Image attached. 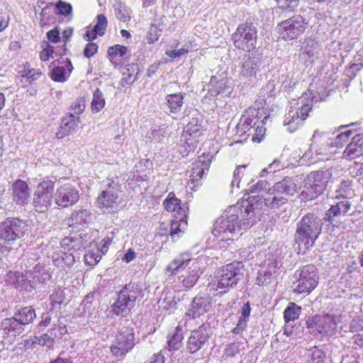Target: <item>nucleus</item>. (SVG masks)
Instances as JSON below:
<instances>
[{
  "mask_svg": "<svg viewBox=\"0 0 363 363\" xmlns=\"http://www.w3.org/2000/svg\"><path fill=\"white\" fill-rule=\"evenodd\" d=\"M362 156H363V133L353 136L342 153V157L348 161L356 158L361 159Z\"/></svg>",
  "mask_w": 363,
  "mask_h": 363,
  "instance_id": "obj_24",
  "label": "nucleus"
},
{
  "mask_svg": "<svg viewBox=\"0 0 363 363\" xmlns=\"http://www.w3.org/2000/svg\"><path fill=\"white\" fill-rule=\"evenodd\" d=\"M189 50L187 49H185L184 48H180L177 50H167L165 52V54L169 56V57L172 59H175L177 57H179L186 53H188Z\"/></svg>",
  "mask_w": 363,
  "mask_h": 363,
  "instance_id": "obj_61",
  "label": "nucleus"
},
{
  "mask_svg": "<svg viewBox=\"0 0 363 363\" xmlns=\"http://www.w3.org/2000/svg\"><path fill=\"white\" fill-rule=\"evenodd\" d=\"M313 103V96L310 90L298 98L294 106L284 116L283 124L288 132L293 133L303 125L312 108Z\"/></svg>",
  "mask_w": 363,
  "mask_h": 363,
  "instance_id": "obj_4",
  "label": "nucleus"
},
{
  "mask_svg": "<svg viewBox=\"0 0 363 363\" xmlns=\"http://www.w3.org/2000/svg\"><path fill=\"white\" fill-rule=\"evenodd\" d=\"M41 75L42 72L35 69H24L22 72V77L26 78L30 83L38 79Z\"/></svg>",
  "mask_w": 363,
  "mask_h": 363,
  "instance_id": "obj_52",
  "label": "nucleus"
},
{
  "mask_svg": "<svg viewBox=\"0 0 363 363\" xmlns=\"http://www.w3.org/2000/svg\"><path fill=\"white\" fill-rule=\"evenodd\" d=\"M175 330L170 339L167 340L169 350H178L182 347V340H183L182 329L179 326H177Z\"/></svg>",
  "mask_w": 363,
  "mask_h": 363,
  "instance_id": "obj_42",
  "label": "nucleus"
},
{
  "mask_svg": "<svg viewBox=\"0 0 363 363\" xmlns=\"http://www.w3.org/2000/svg\"><path fill=\"white\" fill-rule=\"evenodd\" d=\"M256 197L255 196H254ZM260 201L262 203V206H264L268 209L276 211L281 206L288 203L289 198L284 194H281L280 191H277L273 186L268 189V191L263 196V201L261 198L257 196Z\"/></svg>",
  "mask_w": 363,
  "mask_h": 363,
  "instance_id": "obj_21",
  "label": "nucleus"
},
{
  "mask_svg": "<svg viewBox=\"0 0 363 363\" xmlns=\"http://www.w3.org/2000/svg\"><path fill=\"white\" fill-rule=\"evenodd\" d=\"M323 223V218L315 213L305 214L296 223L294 240L299 248L303 246L306 250L313 245L322 232Z\"/></svg>",
  "mask_w": 363,
  "mask_h": 363,
  "instance_id": "obj_2",
  "label": "nucleus"
},
{
  "mask_svg": "<svg viewBox=\"0 0 363 363\" xmlns=\"http://www.w3.org/2000/svg\"><path fill=\"white\" fill-rule=\"evenodd\" d=\"M240 76L245 79H257V74L262 67V55L257 52H248L240 62Z\"/></svg>",
  "mask_w": 363,
  "mask_h": 363,
  "instance_id": "obj_14",
  "label": "nucleus"
},
{
  "mask_svg": "<svg viewBox=\"0 0 363 363\" xmlns=\"http://www.w3.org/2000/svg\"><path fill=\"white\" fill-rule=\"evenodd\" d=\"M262 215V203L258 197L249 196L247 200L231 206L216 220L212 233L221 239H230V236L242 228L249 229L255 225Z\"/></svg>",
  "mask_w": 363,
  "mask_h": 363,
  "instance_id": "obj_1",
  "label": "nucleus"
},
{
  "mask_svg": "<svg viewBox=\"0 0 363 363\" xmlns=\"http://www.w3.org/2000/svg\"><path fill=\"white\" fill-rule=\"evenodd\" d=\"M277 272V263L274 259H268L259 266L257 284L259 286H267L275 279Z\"/></svg>",
  "mask_w": 363,
  "mask_h": 363,
  "instance_id": "obj_23",
  "label": "nucleus"
},
{
  "mask_svg": "<svg viewBox=\"0 0 363 363\" xmlns=\"http://www.w3.org/2000/svg\"><path fill=\"white\" fill-rule=\"evenodd\" d=\"M291 286V291L297 294H307L308 295L317 286L318 284H312L311 281H305V279H296Z\"/></svg>",
  "mask_w": 363,
  "mask_h": 363,
  "instance_id": "obj_37",
  "label": "nucleus"
},
{
  "mask_svg": "<svg viewBox=\"0 0 363 363\" xmlns=\"http://www.w3.org/2000/svg\"><path fill=\"white\" fill-rule=\"evenodd\" d=\"M208 86V93L213 96H216L220 94H228L230 92V87L227 86V81L223 79L218 81L215 76L211 77Z\"/></svg>",
  "mask_w": 363,
  "mask_h": 363,
  "instance_id": "obj_33",
  "label": "nucleus"
},
{
  "mask_svg": "<svg viewBox=\"0 0 363 363\" xmlns=\"http://www.w3.org/2000/svg\"><path fill=\"white\" fill-rule=\"evenodd\" d=\"M49 363H73V362L70 356L62 352L56 359L50 361Z\"/></svg>",
  "mask_w": 363,
  "mask_h": 363,
  "instance_id": "obj_62",
  "label": "nucleus"
},
{
  "mask_svg": "<svg viewBox=\"0 0 363 363\" xmlns=\"http://www.w3.org/2000/svg\"><path fill=\"white\" fill-rule=\"evenodd\" d=\"M248 186L247 191L250 193H259L264 189H267L268 183L265 180L258 179L255 181L252 179L251 182L248 183Z\"/></svg>",
  "mask_w": 363,
  "mask_h": 363,
  "instance_id": "obj_48",
  "label": "nucleus"
},
{
  "mask_svg": "<svg viewBox=\"0 0 363 363\" xmlns=\"http://www.w3.org/2000/svg\"><path fill=\"white\" fill-rule=\"evenodd\" d=\"M57 329L55 328H52L48 333L43 334L40 337H35V343H38L41 345H46L48 347H52L55 341V338L57 337Z\"/></svg>",
  "mask_w": 363,
  "mask_h": 363,
  "instance_id": "obj_40",
  "label": "nucleus"
},
{
  "mask_svg": "<svg viewBox=\"0 0 363 363\" xmlns=\"http://www.w3.org/2000/svg\"><path fill=\"white\" fill-rule=\"evenodd\" d=\"M205 261V257L189 258L188 255H181L167 265L166 270L171 274L185 271V274L182 275L184 277L182 282L185 288L189 289L195 284L202 274L201 269L204 267Z\"/></svg>",
  "mask_w": 363,
  "mask_h": 363,
  "instance_id": "obj_3",
  "label": "nucleus"
},
{
  "mask_svg": "<svg viewBox=\"0 0 363 363\" xmlns=\"http://www.w3.org/2000/svg\"><path fill=\"white\" fill-rule=\"evenodd\" d=\"M13 200L18 205L28 203L30 198L28 184L21 179L16 180L11 186Z\"/></svg>",
  "mask_w": 363,
  "mask_h": 363,
  "instance_id": "obj_25",
  "label": "nucleus"
},
{
  "mask_svg": "<svg viewBox=\"0 0 363 363\" xmlns=\"http://www.w3.org/2000/svg\"><path fill=\"white\" fill-rule=\"evenodd\" d=\"M165 129L164 125H155L147 133V138L151 141H161L165 136Z\"/></svg>",
  "mask_w": 363,
  "mask_h": 363,
  "instance_id": "obj_44",
  "label": "nucleus"
},
{
  "mask_svg": "<svg viewBox=\"0 0 363 363\" xmlns=\"http://www.w3.org/2000/svg\"><path fill=\"white\" fill-rule=\"evenodd\" d=\"M130 296H118V299L112 305V311L117 315L126 316L129 312Z\"/></svg>",
  "mask_w": 363,
  "mask_h": 363,
  "instance_id": "obj_35",
  "label": "nucleus"
},
{
  "mask_svg": "<svg viewBox=\"0 0 363 363\" xmlns=\"http://www.w3.org/2000/svg\"><path fill=\"white\" fill-rule=\"evenodd\" d=\"M327 131L316 130L311 138V146L315 149L316 155L321 156L320 160H328L333 153L331 149L334 147L333 138Z\"/></svg>",
  "mask_w": 363,
  "mask_h": 363,
  "instance_id": "obj_15",
  "label": "nucleus"
},
{
  "mask_svg": "<svg viewBox=\"0 0 363 363\" xmlns=\"http://www.w3.org/2000/svg\"><path fill=\"white\" fill-rule=\"evenodd\" d=\"M61 247L64 250H79L83 246V240L81 236L79 237H65L62 240Z\"/></svg>",
  "mask_w": 363,
  "mask_h": 363,
  "instance_id": "obj_38",
  "label": "nucleus"
},
{
  "mask_svg": "<svg viewBox=\"0 0 363 363\" xmlns=\"http://www.w3.org/2000/svg\"><path fill=\"white\" fill-rule=\"evenodd\" d=\"M301 308L294 303H290L284 311V318L286 323L294 322L298 319L301 313Z\"/></svg>",
  "mask_w": 363,
  "mask_h": 363,
  "instance_id": "obj_39",
  "label": "nucleus"
},
{
  "mask_svg": "<svg viewBox=\"0 0 363 363\" xmlns=\"http://www.w3.org/2000/svg\"><path fill=\"white\" fill-rule=\"evenodd\" d=\"M175 298L176 296H160L157 301L159 307L165 311L175 308L177 301H180L179 298L176 301Z\"/></svg>",
  "mask_w": 363,
  "mask_h": 363,
  "instance_id": "obj_45",
  "label": "nucleus"
},
{
  "mask_svg": "<svg viewBox=\"0 0 363 363\" xmlns=\"http://www.w3.org/2000/svg\"><path fill=\"white\" fill-rule=\"evenodd\" d=\"M245 271L241 262H233L223 267L220 272L218 288L228 289L236 285L243 277Z\"/></svg>",
  "mask_w": 363,
  "mask_h": 363,
  "instance_id": "obj_13",
  "label": "nucleus"
},
{
  "mask_svg": "<svg viewBox=\"0 0 363 363\" xmlns=\"http://www.w3.org/2000/svg\"><path fill=\"white\" fill-rule=\"evenodd\" d=\"M191 306L187 314L192 318L199 317L211 308V296H194Z\"/></svg>",
  "mask_w": 363,
  "mask_h": 363,
  "instance_id": "obj_27",
  "label": "nucleus"
},
{
  "mask_svg": "<svg viewBox=\"0 0 363 363\" xmlns=\"http://www.w3.org/2000/svg\"><path fill=\"white\" fill-rule=\"evenodd\" d=\"M85 108V103L82 99H77L70 106L72 113L79 117V115L84 112Z\"/></svg>",
  "mask_w": 363,
  "mask_h": 363,
  "instance_id": "obj_53",
  "label": "nucleus"
},
{
  "mask_svg": "<svg viewBox=\"0 0 363 363\" xmlns=\"http://www.w3.org/2000/svg\"><path fill=\"white\" fill-rule=\"evenodd\" d=\"M79 123V117L76 116L74 113H67L62 119L59 130L56 133L57 138L62 139L75 132Z\"/></svg>",
  "mask_w": 363,
  "mask_h": 363,
  "instance_id": "obj_26",
  "label": "nucleus"
},
{
  "mask_svg": "<svg viewBox=\"0 0 363 363\" xmlns=\"http://www.w3.org/2000/svg\"><path fill=\"white\" fill-rule=\"evenodd\" d=\"M212 157L209 152L203 153L193 163L189 183L193 184L194 187L201 185V180L208 172Z\"/></svg>",
  "mask_w": 363,
  "mask_h": 363,
  "instance_id": "obj_18",
  "label": "nucleus"
},
{
  "mask_svg": "<svg viewBox=\"0 0 363 363\" xmlns=\"http://www.w3.org/2000/svg\"><path fill=\"white\" fill-rule=\"evenodd\" d=\"M55 13L67 16L72 11V6L69 3L60 0L55 5Z\"/></svg>",
  "mask_w": 363,
  "mask_h": 363,
  "instance_id": "obj_49",
  "label": "nucleus"
},
{
  "mask_svg": "<svg viewBox=\"0 0 363 363\" xmlns=\"http://www.w3.org/2000/svg\"><path fill=\"white\" fill-rule=\"evenodd\" d=\"M350 182L349 181H343L340 184V188L337 189L336 193L337 194L335 196L336 199H340V197H341V194L345 195L346 197H347V187L349 186Z\"/></svg>",
  "mask_w": 363,
  "mask_h": 363,
  "instance_id": "obj_64",
  "label": "nucleus"
},
{
  "mask_svg": "<svg viewBox=\"0 0 363 363\" xmlns=\"http://www.w3.org/2000/svg\"><path fill=\"white\" fill-rule=\"evenodd\" d=\"M54 199L58 206L67 208L78 201L79 191L72 184H65L57 189Z\"/></svg>",
  "mask_w": 363,
  "mask_h": 363,
  "instance_id": "obj_19",
  "label": "nucleus"
},
{
  "mask_svg": "<svg viewBox=\"0 0 363 363\" xmlns=\"http://www.w3.org/2000/svg\"><path fill=\"white\" fill-rule=\"evenodd\" d=\"M254 126L253 119L247 117L244 120L241 119L236 126L237 133L240 135L247 133Z\"/></svg>",
  "mask_w": 363,
  "mask_h": 363,
  "instance_id": "obj_47",
  "label": "nucleus"
},
{
  "mask_svg": "<svg viewBox=\"0 0 363 363\" xmlns=\"http://www.w3.org/2000/svg\"><path fill=\"white\" fill-rule=\"evenodd\" d=\"M135 345L134 333L132 328L123 327L117 333L116 341L111 351L116 357H122L130 351Z\"/></svg>",
  "mask_w": 363,
  "mask_h": 363,
  "instance_id": "obj_17",
  "label": "nucleus"
},
{
  "mask_svg": "<svg viewBox=\"0 0 363 363\" xmlns=\"http://www.w3.org/2000/svg\"><path fill=\"white\" fill-rule=\"evenodd\" d=\"M325 354L322 350L315 349L311 354V363H324Z\"/></svg>",
  "mask_w": 363,
  "mask_h": 363,
  "instance_id": "obj_57",
  "label": "nucleus"
},
{
  "mask_svg": "<svg viewBox=\"0 0 363 363\" xmlns=\"http://www.w3.org/2000/svg\"><path fill=\"white\" fill-rule=\"evenodd\" d=\"M213 333L210 323L206 321L198 328L191 331L186 342V350L190 354L205 350Z\"/></svg>",
  "mask_w": 363,
  "mask_h": 363,
  "instance_id": "obj_8",
  "label": "nucleus"
},
{
  "mask_svg": "<svg viewBox=\"0 0 363 363\" xmlns=\"http://www.w3.org/2000/svg\"><path fill=\"white\" fill-rule=\"evenodd\" d=\"M73 69L72 65L69 60H67L66 68L62 66H57L54 67L50 73L51 79L57 82H64L67 77L71 73Z\"/></svg>",
  "mask_w": 363,
  "mask_h": 363,
  "instance_id": "obj_34",
  "label": "nucleus"
},
{
  "mask_svg": "<svg viewBox=\"0 0 363 363\" xmlns=\"http://www.w3.org/2000/svg\"><path fill=\"white\" fill-rule=\"evenodd\" d=\"M352 134L351 130H346L340 133L333 138L334 147H338L342 145V144L347 142Z\"/></svg>",
  "mask_w": 363,
  "mask_h": 363,
  "instance_id": "obj_54",
  "label": "nucleus"
},
{
  "mask_svg": "<svg viewBox=\"0 0 363 363\" xmlns=\"http://www.w3.org/2000/svg\"><path fill=\"white\" fill-rule=\"evenodd\" d=\"M54 182L45 179L39 183L33 194V204L38 213H44L52 203L53 197Z\"/></svg>",
  "mask_w": 363,
  "mask_h": 363,
  "instance_id": "obj_11",
  "label": "nucleus"
},
{
  "mask_svg": "<svg viewBox=\"0 0 363 363\" xmlns=\"http://www.w3.org/2000/svg\"><path fill=\"white\" fill-rule=\"evenodd\" d=\"M105 189L97 198V205L108 212L113 211L118 206V200L121 193V185L118 181L107 179L104 184Z\"/></svg>",
  "mask_w": 363,
  "mask_h": 363,
  "instance_id": "obj_10",
  "label": "nucleus"
},
{
  "mask_svg": "<svg viewBox=\"0 0 363 363\" xmlns=\"http://www.w3.org/2000/svg\"><path fill=\"white\" fill-rule=\"evenodd\" d=\"M28 230L25 220L18 218H7L0 223V239L11 245L23 237Z\"/></svg>",
  "mask_w": 363,
  "mask_h": 363,
  "instance_id": "obj_9",
  "label": "nucleus"
},
{
  "mask_svg": "<svg viewBox=\"0 0 363 363\" xmlns=\"http://www.w3.org/2000/svg\"><path fill=\"white\" fill-rule=\"evenodd\" d=\"M48 39L54 43H57L60 40V30L57 27L49 30L47 33Z\"/></svg>",
  "mask_w": 363,
  "mask_h": 363,
  "instance_id": "obj_59",
  "label": "nucleus"
},
{
  "mask_svg": "<svg viewBox=\"0 0 363 363\" xmlns=\"http://www.w3.org/2000/svg\"><path fill=\"white\" fill-rule=\"evenodd\" d=\"M273 186L284 194L290 198L294 196L298 190V186L293 177H285L283 179L276 182Z\"/></svg>",
  "mask_w": 363,
  "mask_h": 363,
  "instance_id": "obj_30",
  "label": "nucleus"
},
{
  "mask_svg": "<svg viewBox=\"0 0 363 363\" xmlns=\"http://www.w3.org/2000/svg\"><path fill=\"white\" fill-rule=\"evenodd\" d=\"M279 9L293 11L299 4L300 0H275Z\"/></svg>",
  "mask_w": 363,
  "mask_h": 363,
  "instance_id": "obj_51",
  "label": "nucleus"
},
{
  "mask_svg": "<svg viewBox=\"0 0 363 363\" xmlns=\"http://www.w3.org/2000/svg\"><path fill=\"white\" fill-rule=\"evenodd\" d=\"M257 38V30L252 23L240 24L232 35L235 47L247 52L255 48Z\"/></svg>",
  "mask_w": 363,
  "mask_h": 363,
  "instance_id": "obj_7",
  "label": "nucleus"
},
{
  "mask_svg": "<svg viewBox=\"0 0 363 363\" xmlns=\"http://www.w3.org/2000/svg\"><path fill=\"white\" fill-rule=\"evenodd\" d=\"M184 95L182 92L167 94L163 106L167 107L171 113L177 115L182 111Z\"/></svg>",
  "mask_w": 363,
  "mask_h": 363,
  "instance_id": "obj_28",
  "label": "nucleus"
},
{
  "mask_svg": "<svg viewBox=\"0 0 363 363\" xmlns=\"http://www.w3.org/2000/svg\"><path fill=\"white\" fill-rule=\"evenodd\" d=\"M335 204L331 205L330 208L325 212L323 217L325 223L328 225L335 226L337 221L335 218L345 216L351 207V203L347 197L344 194H341V197Z\"/></svg>",
  "mask_w": 363,
  "mask_h": 363,
  "instance_id": "obj_20",
  "label": "nucleus"
},
{
  "mask_svg": "<svg viewBox=\"0 0 363 363\" xmlns=\"http://www.w3.org/2000/svg\"><path fill=\"white\" fill-rule=\"evenodd\" d=\"M164 28L165 25L162 22H160L157 24H152L148 31L147 42L153 43L157 41Z\"/></svg>",
  "mask_w": 363,
  "mask_h": 363,
  "instance_id": "obj_43",
  "label": "nucleus"
},
{
  "mask_svg": "<svg viewBox=\"0 0 363 363\" xmlns=\"http://www.w3.org/2000/svg\"><path fill=\"white\" fill-rule=\"evenodd\" d=\"M317 269L313 264H307L300 267L294 274L295 279H305V281H310L312 284H318V277Z\"/></svg>",
  "mask_w": 363,
  "mask_h": 363,
  "instance_id": "obj_32",
  "label": "nucleus"
},
{
  "mask_svg": "<svg viewBox=\"0 0 363 363\" xmlns=\"http://www.w3.org/2000/svg\"><path fill=\"white\" fill-rule=\"evenodd\" d=\"M332 176L333 170L331 169H320L308 174L305 179L306 186L313 194L307 199L312 200L318 195L323 194ZM305 194L304 191L301 192L300 195L301 200L306 199Z\"/></svg>",
  "mask_w": 363,
  "mask_h": 363,
  "instance_id": "obj_6",
  "label": "nucleus"
},
{
  "mask_svg": "<svg viewBox=\"0 0 363 363\" xmlns=\"http://www.w3.org/2000/svg\"><path fill=\"white\" fill-rule=\"evenodd\" d=\"M97 50L98 45L96 43L92 42L89 43L86 45L84 49V55L87 58H90L96 53Z\"/></svg>",
  "mask_w": 363,
  "mask_h": 363,
  "instance_id": "obj_58",
  "label": "nucleus"
},
{
  "mask_svg": "<svg viewBox=\"0 0 363 363\" xmlns=\"http://www.w3.org/2000/svg\"><path fill=\"white\" fill-rule=\"evenodd\" d=\"M91 213L86 208H79L74 211L67 220V225L72 230L80 231L87 227L91 220Z\"/></svg>",
  "mask_w": 363,
  "mask_h": 363,
  "instance_id": "obj_22",
  "label": "nucleus"
},
{
  "mask_svg": "<svg viewBox=\"0 0 363 363\" xmlns=\"http://www.w3.org/2000/svg\"><path fill=\"white\" fill-rule=\"evenodd\" d=\"M24 326L18 320L16 316L6 318L1 321V328L8 335L11 333L13 336L20 335L24 331Z\"/></svg>",
  "mask_w": 363,
  "mask_h": 363,
  "instance_id": "obj_31",
  "label": "nucleus"
},
{
  "mask_svg": "<svg viewBox=\"0 0 363 363\" xmlns=\"http://www.w3.org/2000/svg\"><path fill=\"white\" fill-rule=\"evenodd\" d=\"M262 122L263 121H259L258 122V123H257L256 122L254 123V126L256 125V128H255V134H256V137H253L252 138V140L254 142H260V139L258 138V136H262L264 133V131H265V128H263V125H262Z\"/></svg>",
  "mask_w": 363,
  "mask_h": 363,
  "instance_id": "obj_63",
  "label": "nucleus"
},
{
  "mask_svg": "<svg viewBox=\"0 0 363 363\" xmlns=\"http://www.w3.org/2000/svg\"><path fill=\"white\" fill-rule=\"evenodd\" d=\"M116 18L123 22H125L129 19L128 12L123 6H120V8L115 10Z\"/></svg>",
  "mask_w": 363,
  "mask_h": 363,
  "instance_id": "obj_60",
  "label": "nucleus"
},
{
  "mask_svg": "<svg viewBox=\"0 0 363 363\" xmlns=\"http://www.w3.org/2000/svg\"><path fill=\"white\" fill-rule=\"evenodd\" d=\"M45 44L46 46L40 52V59L44 62L48 61L52 57L54 51L52 46L50 45L48 43H45Z\"/></svg>",
  "mask_w": 363,
  "mask_h": 363,
  "instance_id": "obj_56",
  "label": "nucleus"
},
{
  "mask_svg": "<svg viewBox=\"0 0 363 363\" xmlns=\"http://www.w3.org/2000/svg\"><path fill=\"white\" fill-rule=\"evenodd\" d=\"M107 24L108 22L106 16L103 14H99L96 17V23L92 29L98 35L103 36L107 28Z\"/></svg>",
  "mask_w": 363,
  "mask_h": 363,
  "instance_id": "obj_46",
  "label": "nucleus"
},
{
  "mask_svg": "<svg viewBox=\"0 0 363 363\" xmlns=\"http://www.w3.org/2000/svg\"><path fill=\"white\" fill-rule=\"evenodd\" d=\"M105 99L101 91L97 88L94 94L91 101V110L93 112H99L105 106Z\"/></svg>",
  "mask_w": 363,
  "mask_h": 363,
  "instance_id": "obj_41",
  "label": "nucleus"
},
{
  "mask_svg": "<svg viewBox=\"0 0 363 363\" xmlns=\"http://www.w3.org/2000/svg\"><path fill=\"white\" fill-rule=\"evenodd\" d=\"M307 328L311 334L318 335L332 334L336 330V323L334 318L328 314L315 315L306 320Z\"/></svg>",
  "mask_w": 363,
  "mask_h": 363,
  "instance_id": "obj_16",
  "label": "nucleus"
},
{
  "mask_svg": "<svg viewBox=\"0 0 363 363\" xmlns=\"http://www.w3.org/2000/svg\"><path fill=\"white\" fill-rule=\"evenodd\" d=\"M13 316H16L20 323L23 325H26L33 322L36 317L35 310L30 306L24 307L18 311L15 312Z\"/></svg>",
  "mask_w": 363,
  "mask_h": 363,
  "instance_id": "obj_36",
  "label": "nucleus"
},
{
  "mask_svg": "<svg viewBox=\"0 0 363 363\" xmlns=\"http://www.w3.org/2000/svg\"><path fill=\"white\" fill-rule=\"evenodd\" d=\"M308 26L306 19L295 15L278 24L277 28L283 39L294 40L303 34Z\"/></svg>",
  "mask_w": 363,
  "mask_h": 363,
  "instance_id": "obj_12",
  "label": "nucleus"
},
{
  "mask_svg": "<svg viewBox=\"0 0 363 363\" xmlns=\"http://www.w3.org/2000/svg\"><path fill=\"white\" fill-rule=\"evenodd\" d=\"M100 259L101 255H99L98 253H94L92 251H89L84 255L85 263L91 266L96 265Z\"/></svg>",
  "mask_w": 363,
  "mask_h": 363,
  "instance_id": "obj_55",
  "label": "nucleus"
},
{
  "mask_svg": "<svg viewBox=\"0 0 363 363\" xmlns=\"http://www.w3.org/2000/svg\"><path fill=\"white\" fill-rule=\"evenodd\" d=\"M163 206L166 211L174 213L176 219L171 222L169 235L172 239L178 238L183 233V231L180 229L181 224H186V222L184 220L186 216V210L182 206L181 200L176 197L174 192L168 194L163 201Z\"/></svg>",
  "mask_w": 363,
  "mask_h": 363,
  "instance_id": "obj_5",
  "label": "nucleus"
},
{
  "mask_svg": "<svg viewBox=\"0 0 363 363\" xmlns=\"http://www.w3.org/2000/svg\"><path fill=\"white\" fill-rule=\"evenodd\" d=\"M127 50V47L117 44L108 48V55L112 58L123 57L126 54Z\"/></svg>",
  "mask_w": 363,
  "mask_h": 363,
  "instance_id": "obj_50",
  "label": "nucleus"
},
{
  "mask_svg": "<svg viewBox=\"0 0 363 363\" xmlns=\"http://www.w3.org/2000/svg\"><path fill=\"white\" fill-rule=\"evenodd\" d=\"M44 268V266L40 263L35 264V265L32 267L26 265L25 274L20 272L16 273L17 281L18 283L24 282L23 284H25V283L31 282L35 284L36 278Z\"/></svg>",
  "mask_w": 363,
  "mask_h": 363,
  "instance_id": "obj_29",
  "label": "nucleus"
}]
</instances>
